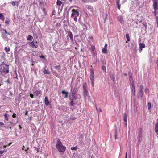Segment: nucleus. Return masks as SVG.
<instances>
[{
	"label": "nucleus",
	"mask_w": 158,
	"mask_h": 158,
	"mask_svg": "<svg viewBox=\"0 0 158 158\" xmlns=\"http://www.w3.org/2000/svg\"><path fill=\"white\" fill-rule=\"evenodd\" d=\"M56 147L58 150L60 152H63L66 149V147L63 145L60 140L59 139L57 140Z\"/></svg>",
	"instance_id": "nucleus-1"
},
{
	"label": "nucleus",
	"mask_w": 158,
	"mask_h": 158,
	"mask_svg": "<svg viewBox=\"0 0 158 158\" xmlns=\"http://www.w3.org/2000/svg\"><path fill=\"white\" fill-rule=\"evenodd\" d=\"M72 94L73 99L76 100L81 98V95L77 94V90L76 88H75L73 89Z\"/></svg>",
	"instance_id": "nucleus-2"
},
{
	"label": "nucleus",
	"mask_w": 158,
	"mask_h": 158,
	"mask_svg": "<svg viewBox=\"0 0 158 158\" xmlns=\"http://www.w3.org/2000/svg\"><path fill=\"white\" fill-rule=\"evenodd\" d=\"M153 1L154 2L153 4V9L155 10L154 13L157 20L158 19V16H157L155 10L158 9V0H153Z\"/></svg>",
	"instance_id": "nucleus-3"
},
{
	"label": "nucleus",
	"mask_w": 158,
	"mask_h": 158,
	"mask_svg": "<svg viewBox=\"0 0 158 158\" xmlns=\"http://www.w3.org/2000/svg\"><path fill=\"white\" fill-rule=\"evenodd\" d=\"M131 95L132 97L135 98V89L134 85H130Z\"/></svg>",
	"instance_id": "nucleus-4"
},
{
	"label": "nucleus",
	"mask_w": 158,
	"mask_h": 158,
	"mask_svg": "<svg viewBox=\"0 0 158 158\" xmlns=\"http://www.w3.org/2000/svg\"><path fill=\"white\" fill-rule=\"evenodd\" d=\"M6 67H3V69L2 70H1V69H0V71L2 73H7L9 72V67L8 66L6 65L5 64Z\"/></svg>",
	"instance_id": "nucleus-5"
},
{
	"label": "nucleus",
	"mask_w": 158,
	"mask_h": 158,
	"mask_svg": "<svg viewBox=\"0 0 158 158\" xmlns=\"http://www.w3.org/2000/svg\"><path fill=\"white\" fill-rule=\"evenodd\" d=\"M72 12V13L71 14V17H73L75 16H79V13L78 11H76L75 9H73Z\"/></svg>",
	"instance_id": "nucleus-6"
},
{
	"label": "nucleus",
	"mask_w": 158,
	"mask_h": 158,
	"mask_svg": "<svg viewBox=\"0 0 158 158\" xmlns=\"http://www.w3.org/2000/svg\"><path fill=\"white\" fill-rule=\"evenodd\" d=\"M129 80L130 83V85H134V80L133 79L132 76L131 74H129Z\"/></svg>",
	"instance_id": "nucleus-7"
},
{
	"label": "nucleus",
	"mask_w": 158,
	"mask_h": 158,
	"mask_svg": "<svg viewBox=\"0 0 158 158\" xmlns=\"http://www.w3.org/2000/svg\"><path fill=\"white\" fill-rule=\"evenodd\" d=\"M117 19L121 24H123L124 23L123 17L122 16H118L117 17Z\"/></svg>",
	"instance_id": "nucleus-8"
},
{
	"label": "nucleus",
	"mask_w": 158,
	"mask_h": 158,
	"mask_svg": "<svg viewBox=\"0 0 158 158\" xmlns=\"http://www.w3.org/2000/svg\"><path fill=\"white\" fill-rule=\"evenodd\" d=\"M155 131L157 134L156 136L158 137V121L155 124Z\"/></svg>",
	"instance_id": "nucleus-9"
},
{
	"label": "nucleus",
	"mask_w": 158,
	"mask_h": 158,
	"mask_svg": "<svg viewBox=\"0 0 158 158\" xmlns=\"http://www.w3.org/2000/svg\"><path fill=\"white\" fill-rule=\"evenodd\" d=\"M34 95H36L39 97L41 95L42 93H41V91L37 90V91H35L34 93Z\"/></svg>",
	"instance_id": "nucleus-10"
},
{
	"label": "nucleus",
	"mask_w": 158,
	"mask_h": 158,
	"mask_svg": "<svg viewBox=\"0 0 158 158\" xmlns=\"http://www.w3.org/2000/svg\"><path fill=\"white\" fill-rule=\"evenodd\" d=\"M145 47V45L143 43H140L139 44V51H141L142 49Z\"/></svg>",
	"instance_id": "nucleus-11"
},
{
	"label": "nucleus",
	"mask_w": 158,
	"mask_h": 158,
	"mask_svg": "<svg viewBox=\"0 0 158 158\" xmlns=\"http://www.w3.org/2000/svg\"><path fill=\"white\" fill-rule=\"evenodd\" d=\"M83 94L84 98H86L87 96V91L86 90V88L85 87H83Z\"/></svg>",
	"instance_id": "nucleus-12"
},
{
	"label": "nucleus",
	"mask_w": 158,
	"mask_h": 158,
	"mask_svg": "<svg viewBox=\"0 0 158 158\" xmlns=\"http://www.w3.org/2000/svg\"><path fill=\"white\" fill-rule=\"evenodd\" d=\"M90 50L92 53H95V47L94 46L92 45L91 46V47L90 48Z\"/></svg>",
	"instance_id": "nucleus-13"
},
{
	"label": "nucleus",
	"mask_w": 158,
	"mask_h": 158,
	"mask_svg": "<svg viewBox=\"0 0 158 158\" xmlns=\"http://www.w3.org/2000/svg\"><path fill=\"white\" fill-rule=\"evenodd\" d=\"M45 103L46 105H48L50 104V102L48 101L47 97L46 96L45 97L44 99Z\"/></svg>",
	"instance_id": "nucleus-14"
},
{
	"label": "nucleus",
	"mask_w": 158,
	"mask_h": 158,
	"mask_svg": "<svg viewBox=\"0 0 158 158\" xmlns=\"http://www.w3.org/2000/svg\"><path fill=\"white\" fill-rule=\"evenodd\" d=\"M11 4L13 6H16L18 7L19 4V2L17 1H13L11 2Z\"/></svg>",
	"instance_id": "nucleus-15"
},
{
	"label": "nucleus",
	"mask_w": 158,
	"mask_h": 158,
	"mask_svg": "<svg viewBox=\"0 0 158 158\" xmlns=\"http://www.w3.org/2000/svg\"><path fill=\"white\" fill-rule=\"evenodd\" d=\"M84 2H96L97 0H82Z\"/></svg>",
	"instance_id": "nucleus-16"
},
{
	"label": "nucleus",
	"mask_w": 158,
	"mask_h": 158,
	"mask_svg": "<svg viewBox=\"0 0 158 158\" xmlns=\"http://www.w3.org/2000/svg\"><path fill=\"white\" fill-rule=\"evenodd\" d=\"M62 93L63 94H65L64 96V98H66L68 97V92L65 91V90H63L62 91Z\"/></svg>",
	"instance_id": "nucleus-17"
},
{
	"label": "nucleus",
	"mask_w": 158,
	"mask_h": 158,
	"mask_svg": "<svg viewBox=\"0 0 158 158\" xmlns=\"http://www.w3.org/2000/svg\"><path fill=\"white\" fill-rule=\"evenodd\" d=\"M123 120L124 122H127V114L126 113H124L123 114Z\"/></svg>",
	"instance_id": "nucleus-18"
},
{
	"label": "nucleus",
	"mask_w": 158,
	"mask_h": 158,
	"mask_svg": "<svg viewBox=\"0 0 158 158\" xmlns=\"http://www.w3.org/2000/svg\"><path fill=\"white\" fill-rule=\"evenodd\" d=\"M90 78L91 81L94 80V73H91L90 76Z\"/></svg>",
	"instance_id": "nucleus-19"
},
{
	"label": "nucleus",
	"mask_w": 158,
	"mask_h": 158,
	"mask_svg": "<svg viewBox=\"0 0 158 158\" xmlns=\"http://www.w3.org/2000/svg\"><path fill=\"white\" fill-rule=\"evenodd\" d=\"M31 46L32 48L35 47L36 48H37L38 47L37 45H35L34 44V42H32L31 43Z\"/></svg>",
	"instance_id": "nucleus-20"
},
{
	"label": "nucleus",
	"mask_w": 158,
	"mask_h": 158,
	"mask_svg": "<svg viewBox=\"0 0 158 158\" xmlns=\"http://www.w3.org/2000/svg\"><path fill=\"white\" fill-rule=\"evenodd\" d=\"M87 9L89 11H92L93 10V7L91 6L88 5L86 6Z\"/></svg>",
	"instance_id": "nucleus-21"
},
{
	"label": "nucleus",
	"mask_w": 158,
	"mask_h": 158,
	"mask_svg": "<svg viewBox=\"0 0 158 158\" xmlns=\"http://www.w3.org/2000/svg\"><path fill=\"white\" fill-rule=\"evenodd\" d=\"M33 37L31 35H29L27 37V40H28L31 41L33 39Z\"/></svg>",
	"instance_id": "nucleus-22"
},
{
	"label": "nucleus",
	"mask_w": 158,
	"mask_h": 158,
	"mask_svg": "<svg viewBox=\"0 0 158 158\" xmlns=\"http://www.w3.org/2000/svg\"><path fill=\"white\" fill-rule=\"evenodd\" d=\"M0 19L3 20L4 21L5 19V18L4 17L3 14L2 13H0Z\"/></svg>",
	"instance_id": "nucleus-23"
},
{
	"label": "nucleus",
	"mask_w": 158,
	"mask_h": 158,
	"mask_svg": "<svg viewBox=\"0 0 158 158\" xmlns=\"http://www.w3.org/2000/svg\"><path fill=\"white\" fill-rule=\"evenodd\" d=\"M126 37L127 40V41H126V42L127 43V41H129L130 40V36L128 34H126Z\"/></svg>",
	"instance_id": "nucleus-24"
},
{
	"label": "nucleus",
	"mask_w": 158,
	"mask_h": 158,
	"mask_svg": "<svg viewBox=\"0 0 158 158\" xmlns=\"http://www.w3.org/2000/svg\"><path fill=\"white\" fill-rule=\"evenodd\" d=\"M4 49L6 52H9L10 51V48L6 47H5Z\"/></svg>",
	"instance_id": "nucleus-25"
},
{
	"label": "nucleus",
	"mask_w": 158,
	"mask_h": 158,
	"mask_svg": "<svg viewBox=\"0 0 158 158\" xmlns=\"http://www.w3.org/2000/svg\"><path fill=\"white\" fill-rule=\"evenodd\" d=\"M107 50L106 48H103L102 49V52L103 53H106L107 52Z\"/></svg>",
	"instance_id": "nucleus-26"
},
{
	"label": "nucleus",
	"mask_w": 158,
	"mask_h": 158,
	"mask_svg": "<svg viewBox=\"0 0 158 158\" xmlns=\"http://www.w3.org/2000/svg\"><path fill=\"white\" fill-rule=\"evenodd\" d=\"M62 3V2L59 0H57V4L59 6H60Z\"/></svg>",
	"instance_id": "nucleus-27"
},
{
	"label": "nucleus",
	"mask_w": 158,
	"mask_h": 158,
	"mask_svg": "<svg viewBox=\"0 0 158 158\" xmlns=\"http://www.w3.org/2000/svg\"><path fill=\"white\" fill-rule=\"evenodd\" d=\"M117 4L118 5V9H120V0H118L117 2Z\"/></svg>",
	"instance_id": "nucleus-28"
},
{
	"label": "nucleus",
	"mask_w": 158,
	"mask_h": 158,
	"mask_svg": "<svg viewBox=\"0 0 158 158\" xmlns=\"http://www.w3.org/2000/svg\"><path fill=\"white\" fill-rule=\"evenodd\" d=\"M110 78L114 81L115 79V77L113 74H110Z\"/></svg>",
	"instance_id": "nucleus-29"
},
{
	"label": "nucleus",
	"mask_w": 158,
	"mask_h": 158,
	"mask_svg": "<svg viewBox=\"0 0 158 158\" xmlns=\"http://www.w3.org/2000/svg\"><path fill=\"white\" fill-rule=\"evenodd\" d=\"M4 117H5V118H6V120L7 121H8V119H9V118H8V115L6 113H5L4 114Z\"/></svg>",
	"instance_id": "nucleus-30"
},
{
	"label": "nucleus",
	"mask_w": 158,
	"mask_h": 158,
	"mask_svg": "<svg viewBox=\"0 0 158 158\" xmlns=\"http://www.w3.org/2000/svg\"><path fill=\"white\" fill-rule=\"evenodd\" d=\"M139 94L140 95H141V97H142L143 95V90H139Z\"/></svg>",
	"instance_id": "nucleus-31"
},
{
	"label": "nucleus",
	"mask_w": 158,
	"mask_h": 158,
	"mask_svg": "<svg viewBox=\"0 0 158 158\" xmlns=\"http://www.w3.org/2000/svg\"><path fill=\"white\" fill-rule=\"evenodd\" d=\"M44 74H50V72L48 71L47 69H45L44 70Z\"/></svg>",
	"instance_id": "nucleus-32"
},
{
	"label": "nucleus",
	"mask_w": 158,
	"mask_h": 158,
	"mask_svg": "<svg viewBox=\"0 0 158 158\" xmlns=\"http://www.w3.org/2000/svg\"><path fill=\"white\" fill-rule=\"evenodd\" d=\"M77 149V146L71 147V149L72 150H76Z\"/></svg>",
	"instance_id": "nucleus-33"
},
{
	"label": "nucleus",
	"mask_w": 158,
	"mask_h": 158,
	"mask_svg": "<svg viewBox=\"0 0 158 158\" xmlns=\"http://www.w3.org/2000/svg\"><path fill=\"white\" fill-rule=\"evenodd\" d=\"M147 106L148 109L149 110L151 108V103H148L147 105Z\"/></svg>",
	"instance_id": "nucleus-34"
},
{
	"label": "nucleus",
	"mask_w": 158,
	"mask_h": 158,
	"mask_svg": "<svg viewBox=\"0 0 158 158\" xmlns=\"http://www.w3.org/2000/svg\"><path fill=\"white\" fill-rule=\"evenodd\" d=\"M102 69L103 70H104V72H106V68L105 66H102Z\"/></svg>",
	"instance_id": "nucleus-35"
},
{
	"label": "nucleus",
	"mask_w": 158,
	"mask_h": 158,
	"mask_svg": "<svg viewBox=\"0 0 158 158\" xmlns=\"http://www.w3.org/2000/svg\"><path fill=\"white\" fill-rule=\"evenodd\" d=\"M6 151V150H4L3 151L0 150V154L2 155L3 153Z\"/></svg>",
	"instance_id": "nucleus-36"
},
{
	"label": "nucleus",
	"mask_w": 158,
	"mask_h": 158,
	"mask_svg": "<svg viewBox=\"0 0 158 158\" xmlns=\"http://www.w3.org/2000/svg\"><path fill=\"white\" fill-rule=\"evenodd\" d=\"M9 23V20L7 19L5 21V24L6 25H8Z\"/></svg>",
	"instance_id": "nucleus-37"
},
{
	"label": "nucleus",
	"mask_w": 158,
	"mask_h": 158,
	"mask_svg": "<svg viewBox=\"0 0 158 158\" xmlns=\"http://www.w3.org/2000/svg\"><path fill=\"white\" fill-rule=\"evenodd\" d=\"M149 92V89H148L147 88H145V92L146 93H148Z\"/></svg>",
	"instance_id": "nucleus-38"
},
{
	"label": "nucleus",
	"mask_w": 158,
	"mask_h": 158,
	"mask_svg": "<svg viewBox=\"0 0 158 158\" xmlns=\"http://www.w3.org/2000/svg\"><path fill=\"white\" fill-rule=\"evenodd\" d=\"M91 82L92 85L93 87H94V80L91 81Z\"/></svg>",
	"instance_id": "nucleus-39"
},
{
	"label": "nucleus",
	"mask_w": 158,
	"mask_h": 158,
	"mask_svg": "<svg viewBox=\"0 0 158 158\" xmlns=\"http://www.w3.org/2000/svg\"><path fill=\"white\" fill-rule=\"evenodd\" d=\"M90 70L91 73H94V69L93 68H91L90 69Z\"/></svg>",
	"instance_id": "nucleus-40"
},
{
	"label": "nucleus",
	"mask_w": 158,
	"mask_h": 158,
	"mask_svg": "<svg viewBox=\"0 0 158 158\" xmlns=\"http://www.w3.org/2000/svg\"><path fill=\"white\" fill-rule=\"evenodd\" d=\"M143 90V85H141L140 86V90Z\"/></svg>",
	"instance_id": "nucleus-41"
},
{
	"label": "nucleus",
	"mask_w": 158,
	"mask_h": 158,
	"mask_svg": "<svg viewBox=\"0 0 158 158\" xmlns=\"http://www.w3.org/2000/svg\"><path fill=\"white\" fill-rule=\"evenodd\" d=\"M77 16H75L73 17H74V20L76 22H77Z\"/></svg>",
	"instance_id": "nucleus-42"
},
{
	"label": "nucleus",
	"mask_w": 158,
	"mask_h": 158,
	"mask_svg": "<svg viewBox=\"0 0 158 158\" xmlns=\"http://www.w3.org/2000/svg\"><path fill=\"white\" fill-rule=\"evenodd\" d=\"M88 39H90L91 40H92L93 39V37L92 36H90L88 37Z\"/></svg>",
	"instance_id": "nucleus-43"
},
{
	"label": "nucleus",
	"mask_w": 158,
	"mask_h": 158,
	"mask_svg": "<svg viewBox=\"0 0 158 158\" xmlns=\"http://www.w3.org/2000/svg\"><path fill=\"white\" fill-rule=\"evenodd\" d=\"M3 31H4V32H5V33H6V34H8V35H10V33H8V32H7V31H6V30H5V29H4V30H3Z\"/></svg>",
	"instance_id": "nucleus-44"
},
{
	"label": "nucleus",
	"mask_w": 158,
	"mask_h": 158,
	"mask_svg": "<svg viewBox=\"0 0 158 158\" xmlns=\"http://www.w3.org/2000/svg\"><path fill=\"white\" fill-rule=\"evenodd\" d=\"M70 104L72 106H73L74 105V104L73 102V101H71L70 102Z\"/></svg>",
	"instance_id": "nucleus-45"
},
{
	"label": "nucleus",
	"mask_w": 158,
	"mask_h": 158,
	"mask_svg": "<svg viewBox=\"0 0 158 158\" xmlns=\"http://www.w3.org/2000/svg\"><path fill=\"white\" fill-rule=\"evenodd\" d=\"M127 0H121V2L122 3H124Z\"/></svg>",
	"instance_id": "nucleus-46"
},
{
	"label": "nucleus",
	"mask_w": 158,
	"mask_h": 158,
	"mask_svg": "<svg viewBox=\"0 0 158 158\" xmlns=\"http://www.w3.org/2000/svg\"><path fill=\"white\" fill-rule=\"evenodd\" d=\"M4 125V123L2 122H0V126Z\"/></svg>",
	"instance_id": "nucleus-47"
},
{
	"label": "nucleus",
	"mask_w": 158,
	"mask_h": 158,
	"mask_svg": "<svg viewBox=\"0 0 158 158\" xmlns=\"http://www.w3.org/2000/svg\"><path fill=\"white\" fill-rule=\"evenodd\" d=\"M12 117L13 118H15L16 117V114L15 113H14L13 114Z\"/></svg>",
	"instance_id": "nucleus-48"
},
{
	"label": "nucleus",
	"mask_w": 158,
	"mask_h": 158,
	"mask_svg": "<svg viewBox=\"0 0 158 158\" xmlns=\"http://www.w3.org/2000/svg\"><path fill=\"white\" fill-rule=\"evenodd\" d=\"M30 96L31 97V98H33V95L32 94H30Z\"/></svg>",
	"instance_id": "nucleus-49"
},
{
	"label": "nucleus",
	"mask_w": 158,
	"mask_h": 158,
	"mask_svg": "<svg viewBox=\"0 0 158 158\" xmlns=\"http://www.w3.org/2000/svg\"><path fill=\"white\" fill-rule=\"evenodd\" d=\"M40 58H43V59H44L45 58L44 57V56H40Z\"/></svg>",
	"instance_id": "nucleus-50"
},
{
	"label": "nucleus",
	"mask_w": 158,
	"mask_h": 158,
	"mask_svg": "<svg viewBox=\"0 0 158 158\" xmlns=\"http://www.w3.org/2000/svg\"><path fill=\"white\" fill-rule=\"evenodd\" d=\"M72 36V34L71 32L70 33L69 36L70 38L72 39L71 36Z\"/></svg>",
	"instance_id": "nucleus-51"
},
{
	"label": "nucleus",
	"mask_w": 158,
	"mask_h": 158,
	"mask_svg": "<svg viewBox=\"0 0 158 158\" xmlns=\"http://www.w3.org/2000/svg\"><path fill=\"white\" fill-rule=\"evenodd\" d=\"M107 46V44H106L105 45L104 47L105 48H106Z\"/></svg>",
	"instance_id": "nucleus-52"
},
{
	"label": "nucleus",
	"mask_w": 158,
	"mask_h": 158,
	"mask_svg": "<svg viewBox=\"0 0 158 158\" xmlns=\"http://www.w3.org/2000/svg\"><path fill=\"white\" fill-rule=\"evenodd\" d=\"M55 68H60V66H55Z\"/></svg>",
	"instance_id": "nucleus-53"
},
{
	"label": "nucleus",
	"mask_w": 158,
	"mask_h": 158,
	"mask_svg": "<svg viewBox=\"0 0 158 158\" xmlns=\"http://www.w3.org/2000/svg\"><path fill=\"white\" fill-rule=\"evenodd\" d=\"M7 147V146L6 145H4L3 147L4 148H6V147Z\"/></svg>",
	"instance_id": "nucleus-54"
},
{
	"label": "nucleus",
	"mask_w": 158,
	"mask_h": 158,
	"mask_svg": "<svg viewBox=\"0 0 158 158\" xmlns=\"http://www.w3.org/2000/svg\"><path fill=\"white\" fill-rule=\"evenodd\" d=\"M27 111H26V112H25V115H27Z\"/></svg>",
	"instance_id": "nucleus-55"
},
{
	"label": "nucleus",
	"mask_w": 158,
	"mask_h": 158,
	"mask_svg": "<svg viewBox=\"0 0 158 158\" xmlns=\"http://www.w3.org/2000/svg\"><path fill=\"white\" fill-rule=\"evenodd\" d=\"M12 144V143L11 142L9 144H8V146H10V145H11V144Z\"/></svg>",
	"instance_id": "nucleus-56"
},
{
	"label": "nucleus",
	"mask_w": 158,
	"mask_h": 158,
	"mask_svg": "<svg viewBox=\"0 0 158 158\" xmlns=\"http://www.w3.org/2000/svg\"><path fill=\"white\" fill-rule=\"evenodd\" d=\"M123 75H124V76H127V74L126 73H125L123 74Z\"/></svg>",
	"instance_id": "nucleus-57"
},
{
	"label": "nucleus",
	"mask_w": 158,
	"mask_h": 158,
	"mask_svg": "<svg viewBox=\"0 0 158 158\" xmlns=\"http://www.w3.org/2000/svg\"><path fill=\"white\" fill-rule=\"evenodd\" d=\"M23 148H22V150H24V148L25 147L24 146H23Z\"/></svg>",
	"instance_id": "nucleus-58"
},
{
	"label": "nucleus",
	"mask_w": 158,
	"mask_h": 158,
	"mask_svg": "<svg viewBox=\"0 0 158 158\" xmlns=\"http://www.w3.org/2000/svg\"><path fill=\"white\" fill-rule=\"evenodd\" d=\"M125 125H126V126H127V122H126V123H125Z\"/></svg>",
	"instance_id": "nucleus-59"
},
{
	"label": "nucleus",
	"mask_w": 158,
	"mask_h": 158,
	"mask_svg": "<svg viewBox=\"0 0 158 158\" xmlns=\"http://www.w3.org/2000/svg\"><path fill=\"white\" fill-rule=\"evenodd\" d=\"M127 155L126 154V157H125V158H127Z\"/></svg>",
	"instance_id": "nucleus-60"
},
{
	"label": "nucleus",
	"mask_w": 158,
	"mask_h": 158,
	"mask_svg": "<svg viewBox=\"0 0 158 158\" xmlns=\"http://www.w3.org/2000/svg\"><path fill=\"white\" fill-rule=\"evenodd\" d=\"M1 25L0 24V27H1Z\"/></svg>",
	"instance_id": "nucleus-61"
},
{
	"label": "nucleus",
	"mask_w": 158,
	"mask_h": 158,
	"mask_svg": "<svg viewBox=\"0 0 158 158\" xmlns=\"http://www.w3.org/2000/svg\"><path fill=\"white\" fill-rule=\"evenodd\" d=\"M10 112H11V110H10Z\"/></svg>",
	"instance_id": "nucleus-62"
},
{
	"label": "nucleus",
	"mask_w": 158,
	"mask_h": 158,
	"mask_svg": "<svg viewBox=\"0 0 158 158\" xmlns=\"http://www.w3.org/2000/svg\"><path fill=\"white\" fill-rule=\"evenodd\" d=\"M85 28H86V26H85Z\"/></svg>",
	"instance_id": "nucleus-63"
},
{
	"label": "nucleus",
	"mask_w": 158,
	"mask_h": 158,
	"mask_svg": "<svg viewBox=\"0 0 158 158\" xmlns=\"http://www.w3.org/2000/svg\"><path fill=\"white\" fill-rule=\"evenodd\" d=\"M1 85V84H0V86Z\"/></svg>",
	"instance_id": "nucleus-64"
}]
</instances>
